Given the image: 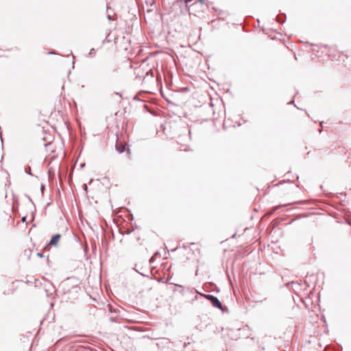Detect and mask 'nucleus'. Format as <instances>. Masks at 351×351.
<instances>
[{"label": "nucleus", "mask_w": 351, "mask_h": 351, "mask_svg": "<svg viewBox=\"0 0 351 351\" xmlns=\"http://www.w3.org/2000/svg\"><path fill=\"white\" fill-rule=\"evenodd\" d=\"M204 1H205V0H199V1L202 4H204Z\"/></svg>", "instance_id": "obj_14"}, {"label": "nucleus", "mask_w": 351, "mask_h": 351, "mask_svg": "<svg viewBox=\"0 0 351 351\" xmlns=\"http://www.w3.org/2000/svg\"><path fill=\"white\" fill-rule=\"evenodd\" d=\"M205 298L208 300L214 307L221 310L223 309L221 302L217 297L213 295H208L207 296H205Z\"/></svg>", "instance_id": "obj_1"}, {"label": "nucleus", "mask_w": 351, "mask_h": 351, "mask_svg": "<svg viewBox=\"0 0 351 351\" xmlns=\"http://www.w3.org/2000/svg\"><path fill=\"white\" fill-rule=\"evenodd\" d=\"M61 237V234H54L51 240L49 241V245H56L58 244V242L59 241V239H60Z\"/></svg>", "instance_id": "obj_3"}, {"label": "nucleus", "mask_w": 351, "mask_h": 351, "mask_svg": "<svg viewBox=\"0 0 351 351\" xmlns=\"http://www.w3.org/2000/svg\"><path fill=\"white\" fill-rule=\"evenodd\" d=\"M116 149L119 153H123L125 150V147L123 144H117Z\"/></svg>", "instance_id": "obj_5"}, {"label": "nucleus", "mask_w": 351, "mask_h": 351, "mask_svg": "<svg viewBox=\"0 0 351 351\" xmlns=\"http://www.w3.org/2000/svg\"><path fill=\"white\" fill-rule=\"evenodd\" d=\"M276 20L280 23H283L286 20V15L285 14H278L276 17Z\"/></svg>", "instance_id": "obj_4"}, {"label": "nucleus", "mask_w": 351, "mask_h": 351, "mask_svg": "<svg viewBox=\"0 0 351 351\" xmlns=\"http://www.w3.org/2000/svg\"><path fill=\"white\" fill-rule=\"evenodd\" d=\"M38 256H40V257H43V254H40V253H38Z\"/></svg>", "instance_id": "obj_16"}, {"label": "nucleus", "mask_w": 351, "mask_h": 351, "mask_svg": "<svg viewBox=\"0 0 351 351\" xmlns=\"http://www.w3.org/2000/svg\"><path fill=\"white\" fill-rule=\"evenodd\" d=\"M193 0H178V1L181 3H184L186 5H187L189 2L192 1Z\"/></svg>", "instance_id": "obj_7"}, {"label": "nucleus", "mask_w": 351, "mask_h": 351, "mask_svg": "<svg viewBox=\"0 0 351 351\" xmlns=\"http://www.w3.org/2000/svg\"><path fill=\"white\" fill-rule=\"evenodd\" d=\"M25 172L30 176H33L31 172V167L29 166H27L25 168Z\"/></svg>", "instance_id": "obj_6"}, {"label": "nucleus", "mask_w": 351, "mask_h": 351, "mask_svg": "<svg viewBox=\"0 0 351 351\" xmlns=\"http://www.w3.org/2000/svg\"><path fill=\"white\" fill-rule=\"evenodd\" d=\"M199 295L202 297H204L205 298V296H207L208 294H204V293H199Z\"/></svg>", "instance_id": "obj_11"}, {"label": "nucleus", "mask_w": 351, "mask_h": 351, "mask_svg": "<svg viewBox=\"0 0 351 351\" xmlns=\"http://www.w3.org/2000/svg\"><path fill=\"white\" fill-rule=\"evenodd\" d=\"M108 20H110H110H112V18H111V16H110V15H108Z\"/></svg>", "instance_id": "obj_15"}, {"label": "nucleus", "mask_w": 351, "mask_h": 351, "mask_svg": "<svg viewBox=\"0 0 351 351\" xmlns=\"http://www.w3.org/2000/svg\"><path fill=\"white\" fill-rule=\"evenodd\" d=\"M83 186H84V190H85L86 191H87V189H88L87 185H86V184H84L83 185Z\"/></svg>", "instance_id": "obj_12"}, {"label": "nucleus", "mask_w": 351, "mask_h": 351, "mask_svg": "<svg viewBox=\"0 0 351 351\" xmlns=\"http://www.w3.org/2000/svg\"><path fill=\"white\" fill-rule=\"evenodd\" d=\"M44 190H45V185L42 184L41 186H40V191H42V193H43Z\"/></svg>", "instance_id": "obj_10"}, {"label": "nucleus", "mask_w": 351, "mask_h": 351, "mask_svg": "<svg viewBox=\"0 0 351 351\" xmlns=\"http://www.w3.org/2000/svg\"><path fill=\"white\" fill-rule=\"evenodd\" d=\"M134 269L138 274L143 276H147L149 271L143 267H138L137 265H135Z\"/></svg>", "instance_id": "obj_2"}, {"label": "nucleus", "mask_w": 351, "mask_h": 351, "mask_svg": "<svg viewBox=\"0 0 351 351\" xmlns=\"http://www.w3.org/2000/svg\"><path fill=\"white\" fill-rule=\"evenodd\" d=\"M21 221H22L23 222H25V221H26V217H22Z\"/></svg>", "instance_id": "obj_13"}, {"label": "nucleus", "mask_w": 351, "mask_h": 351, "mask_svg": "<svg viewBox=\"0 0 351 351\" xmlns=\"http://www.w3.org/2000/svg\"><path fill=\"white\" fill-rule=\"evenodd\" d=\"M149 75V72H147V76H148ZM150 76H151V77H152V79L154 78V73H153V71H151V72H150Z\"/></svg>", "instance_id": "obj_9"}, {"label": "nucleus", "mask_w": 351, "mask_h": 351, "mask_svg": "<svg viewBox=\"0 0 351 351\" xmlns=\"http://www.w3.org/2000/svg\"><path fill=\"white\" fill-rule=\"evenodd\" d=\"M95 53V49L94 48H92L90 50V52H89V56L90 57H93V54Z\"/></svg>", "instance_id": "obj_8"}]
</instances>
